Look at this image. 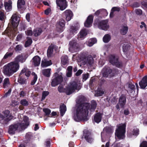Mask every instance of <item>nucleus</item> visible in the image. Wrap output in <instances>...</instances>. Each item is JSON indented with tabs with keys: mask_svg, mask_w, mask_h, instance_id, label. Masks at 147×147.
I'll list each match as a JSON object with an SVG mask.
<instances>
[{
	"mask_svg": "<svg viewBox=\"0 0 147 147\" xmlns=\"http://www.w3.org/2000/svg\"><path fill=\"white\" fill-rule=\"evenodd\" d=\"M27 57V55L21 54L20 55H18L15 58V61L13 62L12 63H18L19 64V62L23 63L24 62Z\"/></svg>",
	"mask_w": 147,
	"mask_h": 147,
	"instance_id": "14",
	"label": "nucleus"
},
{
	"mask_svg": "<svg viewBox=\"0 0 147 147\" xmlns=\"http://www.w3.org/2000/svg\"><path fill=\"white\" fill-rule=\"evenodd\" d=\"M104 91L102 90L101 89H98L95 92V96L97 97L101 96L104 94Z\"/></svg>",
	"mask_w": 147,
	"mask_h": 147,
	"instance_id": "44",
	"label": "nucleus"
},
{
	"mask_svg": "<svg viewBox=\"0 0 147 147\" xmlns=\"http://www.w3.org/2000/svg\"><path fill=\"white\" fill-rule=\"evenodd\" d=\"M10 82L8 78H5L4 80V82L3 84V88H5L9 84Z\"/></svg>",
	"mask_w": 147,
	"mask_h": 147,
	"instance_id": "48",
	"label": "nucleus"
},
{
	"mask_svg": "<svg viewBox=\"0 0 147 147\" xmlns=\"http://www.w3.org/2000/svg\"><path fill=\"white\" fill-rule=\"evenodd\" d=\"M86 61H87V63L90 65H92L94 62V59L90 55L88 56Z\"/></svg>",
	"mask_w": 147,
	"mask_h": 147,
	"instance_id": "35",
	"label": "nucleus"
},
{
	"mask_svg": "<svg viewBox=\"0 0 147 147\" xmlns=\"http://www.w3.org/2000/svg\"><path fill=\"white\" fill-rule=\"evenodd\" d=\"M43 111L45 113V115L46 116H49L51 113V110L48 108L43 109Z\"/></svg>",
	"mask_w": 147,
	"mask_h": 147,
	"instance_id": "52",
	"label": "nucleus"
},
{
	"mask_svg": "<svg viewBox=\"0 0 147 147\" xmlns=\"http://www.w3.org/2000/svg\"><path fill=\"white\" fill-rule=\"evenodd\" d=\"M81 88L80 85H79L77 82L74 81L71 82L66 88V94L69 95L74 92L76 90H79Z\"/></svg>",
	"mask_w": 147,
	"mask_h": 147,
	"instance_id": "3",
	"label": "nucleus"
},
{
	"mask_svg": "<svg viewBox=\"0 0 147 147\" xmlns=\"http://www.w3.org/2000/svg\"><path fill=\"white\" fill-rule=\"evenodd\" d=\"M95 82V78H91L90 81L89 85L90 86H94Z\"/></svg>",
	"mask_w": 147,
	"mask_h": 147,
	"instance_id": "57",
	"label": "nucleus"
},
{
	"mask_svg": "<svg viewBox=\"0 0 147 147\" xmlns=\"http://www.w3.org/2000/svg\"><path fill=\"white\" fill-rule=\"evenodd\" d=\"M87 33L85 30H81L78 35V38L82 40L84 38Z\"/></svg>",
	"mask_w": 147,
	"mask_h": 147,
	"instance_id": "29",
	"label": "nucleus"
},
{
	"mask_svg": "<svg viewBox=\"0 0 147 147\" xmlns=\"http://www.w3.org/2000/svg\"><path fill=\"white\" fill-rule=\"evenodd\" d=\"M102 12L105 13V14L104 15L107 16V15L108 13L106 9H99L97 10L94 13V14L96 16H98L100 13H101V12Z\"/></svg>",
	"mask_w": 147,
	"mask_h": 147,
	"instance_id": "38",
	"label": "nucleus"
},
{
	"mask_svg": "<svg viewBox=\"0 0 147 147\" xmlns=\"http://www.w3.org/2000/svg\"><path fill=\"white\" fill-rule=\"evenodd\" d=\"M139 130L138 129L134 128L133 131V135L137 136L139 134Z\"/></svg>",
	"mask_w": 147,
	"mask_h": 147,
	"instance_id": "55",
	"label": "nucleus"
},
{
	"mask_svg": "<svg viewBox=\"0 0 147 147\" xmlns=\"http://www.w3.org/2000/svg\"><path fill=\"white\" fill-rule=\"evenodd\" d=\"M77 30V28L76 26H71L70 27V30L71 33L74 34V33H76Z\"/></svg>",
	"mask_w": 147,
	"mask_h": 147,
	"instance_id": "50",
	"label": "nucleus"
},
{
	"mask_svg": "<svg viewBox=\"0 0 147 147\" xmlns=\"http://www.w3.org/2000/svg\"><path fill=\"white\" fill-rule=\"evenodd\" d=\"M94 23L98 25L99 28L103 30H106L109 28V26L107 25L108 22L106 20L100 21L96 20H95Z\"/></svg>",
	"mask_w": 147,
	"mask_h": 147,
	"instance_id": "8",
	"label": "nucleus"
},
{
	"mask_svg": "<svg viewBox=\"0 0 147 147\" xmlns=\"http://www.w3.org/2000/svg\"><path fill=\"white\" fill-rule=\"evenodd\" d=\"M126 124L125 123L122 124L120 125L115 130V135L119 139H124L125 133V128Z\"/></svg>",
	"mask_w": 147,
	"mask_h": 147,
	"instance_id": "4",
	"label": "nucleus"
},
{
	"mask_svg": "<svg viewBox=\"0 0 147 147\" xmlns=\"http://www.w3.org/2000/svg\"><path fill=\"white\" fill-rule=\"evenodd\" d=\"M65 21L63 19H60L56 23V30L58 32L61 33L63 31L65 28Z\"/></svg>",
	"mask_w": 147,
	"mask_h": 147,
	"instance_id": "9",
	"label": "nucleus"
},
{
	"mask_svg": "<svg viewBox=\"0 0 147 147\" xmlns=\"http://www.w3.org/2000/svg\"><path fill=\"white\" fill-rule=\"evenodd\" d=\"M109 61L110 63L113 65L119 68L122 66V63L119 60V57L114 54L110 55L109 56Z\"/></svg>",
	"mask_w": 147,
	"mask_h": 147,
	"instance_id": "5",
	"label": "nucleus"
},
{
	"mask_svg": "<svg viewBox=\"0 0 147 147\" xmlns=\"http://www.w3.org/2000/svg\"><path fill=\"white\" fill-rule=\"evenodd\" d=\"M25 3L24 0H18L17 2V7L18 9H21L22 6L24 5Z\"/></svg>",
	"mask_w": 147,
	"mask_h": 147,
	"instance_id": "37",
	"label": "nucleus"
},
{
	"mask_svg": "<svg viewBox=\"0 0 147 147\" xmlns=\"http://www.w3.org/2000/svg\"><path fill=\"white\" fill-rule=\"evenodd\" d=\"M111 37L109 34H105L103 38V41L105 43H107L110 40Z\"/></svg>",
	"mask_w": 147,
	"mask_h": 147,
	"instance_id": "42",
	"label": "nucleus"
},
{
	"mask_svg": "<svg viewBox=\"0 0 147 147\" xmlns=\"http://www.w3.org/2000/svg\"><path fill=\"white\" fill-rule=\"evenodd\" d=\"M103 113L100 112L96 113L94 115L93 121L98 123L101 121Z\"/></svg>",
	"mask_w": 147,
	"mask_h": 147,
	"instance_id": "16",
	"label": "nucleus"
},
{
	"mask_svg": "<svg viewBox=\"0 0 147 147\" xmlns=\"http://www.w3.org/2000/svg\"><path fill=\"white\" fill-rule=\"evenodd\" d=\"M140 5V3L137 2H136L133 3L132 6L133 7H138Z\"/></svg>",
	"mask_w": 147,
	"mask_h": 147,
	"instance_id": "64",
	"label": "nucleus"
},
{
	"mask_svg": "<svg viewBox=\"0 0 147 147\" xmlns=\"http://www.w3.org/2000/svg\"><path fill=\"white\" fill-rule=\"evenodd\" d=\"M4 116L6 117L5 120V121L8 122L13 119V116L10 113V111L8 110H6L3 112Z\"/></svg>",
	"mask_w": 147,
	"mask_h": 147,
	"instance_id": "19",
	"label": "nucleus"
},
{
	"mask_svg": "<svg viewBox=\"0 0 147 147\" xmlns=\"http://www.w3.org/2000/svg\"><path fill=\"white\" fill-rule=\"evenodd\" d=\"M52 64L51 60L47 61H42L41 63V66L43 67H46L51 65Z\"/></svg>",
	"mask_w": 147,
	"mask_h": 147,
	"instance_id": "34",
	"label": "nucleus"
},
{
	"mask_svg": "<svg viewBox=\"0 0 147 147\" xmlns=\"http://www.w3.org/2000/svg\"><path fill=\"white\" fill-rule=\"evenodd\" d=\"M69 45V51L71 52H77L79 51L80 46L78 43L75 40L70 41Z\"/></svg>",
	"mask_w": 147,
	"mask_h": 147,
	"instance_id": "11",
	"label": "nucleus"
},
{
	"mask_svg": "<svg viewBox=\"0 0 147 147\" xmlns=\"http://www.w3.org/2000/svg\"><path fill=\"white\" fill-rule=\"evenodd\" d=\"M20 73L24 74V76H26L27 79L30 76L31 74V71L26 67L24 68L21 71Z\"/></svg>",
	"mask_w": 147,
	"mask_h": 147,
	"instance_id": "28",
	"label": "nucleus"
},
{
	"mask_svg": "<svg viewBox=\"0 0 147 147\" xmlns=\"http://www.w3.org/2000/svg\"><path fill=\"white\" fill-rule=\"evenodd\" d=\"M49 92L48 91H43L42 92L41 101L44 100L46 96L49 95Z\"/></svg>",
	"mask_w": 147,
	"mask_h": 147,
	"instance_id": "46",
	"label": "nucleus"
},
{
	"mask_svg": "<svg viewBox=\"0 0 147 147\" xmlns=\"http://www.w3.org/2000/svg\"><path fill=\"white\" fill-rule=\"evenodd\" d=\"M23 47L21 45H16L15 48V50L16 52L20 53L22 50Z\"/></svg>",
	"mask_w": 147,
	"mask_h": 147,
	"instance_id": "47",
	"label": "nucleus"
},
{
	"mask_svg": "<svg viewBox=\"0 0 147 147\" xmlns=\"http://www.w3.org/2000/svg\"><path fill=\"white\" fill-rule=\"evenodd\" d=\"M128 30L127 26H123L122 28L120 30V32L121 35H125L127 33Z\"/></svg>",
	"mask_w": 147,
	"mask_h": 147,
	"instance_id": "36",
	"label": "nucleus"
},
{
	"mask_svg": "<svg viewBox=\"0 0 147 147\" xmlns=\"http://www.w3.org/2000/svg\"><path fill=\"white\" fill-rule=\"evenodd\" d=\"M61 63L62 64L65 65L68 63L69 62V60L68 57L67 55H63L61 57Z\"/></svg>",
	"mask_w": 147,
	"mask_h": 147,
	"instance_id": "31",
	"label": "nucleus"
},
{
	"mask_svg": "<svg viewBox=\"0 0 147 147\" xmlns=\"http://www.w3.org/2000/svg\"><path fill=\"white\" fill-rule=\"evenodd\" d=\"M102 71V76L105 78H107L109 74L111 77H113L115 75V71L113 70L108 66H105L103 69Z\"/></svg>",
	"mask_w": 147,
	"mask_h": 147,
	"instance_id": "10",
	"label": "nucleus"
},
{
	"mask_svg": "<svg viewBox=\"0 0 147 147\" xmlns=\"http://www.w3.org/2000/svg\"><path fill=\"white\" fill-rule=\"evenodd\" d=\"M83 137L86 141L91 144L94 141V139L91 133L88 130H84L83 131Z\"/></svg>",
	"mask_w": 147,
	"mask_h": 147,
	"instance_id": "7",
	"label": "nucleus"
},
{
	"mask_svg": "<svg viewBox=\"0 0 147 147\" xmlns=\"http://www.w3.org/2000/svg\"><path fill=\"white\" fill-rule=\"evenodd\" d=\"M128 87L131 89V93L133 91H135V90L136 89L135 86L132 83L129 84L128 85Z\"/></svg>",
	"mask_w": 147,
	"mask_h": 147,
	"instance_id": "54",
	"label": "nucleus"
},
{
	"mask_svg": "<svg viewBox=\"0 0 147 147\" xmlns=\"http://www.w3.org/2000/svg\"><path fill=\"white\" fill-rule=\"evenodd\" d=\"M96 106L97 103L96 101L94 100H92L90 109L91 111H94L95 109H96Z\"/></svg>",
	"mask_w": 147,
	"mask_h": 147,
	"instance_id": "39",
	"label": "nucleus"
},
{
	"mask_svg": "<svg viewBox=\"0 0 147 147\" xmlns=\"http://www.w3.org/2000/svg\"><path fill=\"white\" fill-rule=\"evenodd\" d=\"M66 20L67 21H70L73 16L72 11L69 10H66L64 12Z\"/></svg>",
	"mask_w": 147,
	"mask_h": 147,
	"instance_id": "22",
	"label": "nucleus"
},
{
	"mask_svg": "<svg viewBox=\"0 0 147 147\" xmlns=\"http://www.w3.org/2000/svg\"><path fill=\"white\" fill-rule=\"evenodd\" d=\"M140 147H147V142L143 141L140 144Z\"/></svg>",
	"mask_w": 147,
	"mask_h": 147,
	"instance_id": "61",
	"label": "nucleus"
},
{
	"mask_svg": "<svg viewBox=\"0 0 147 147\" xmlns=\"http://www.w3.org/2000/svg\"><path fill=\"white\" fill-rule=\"evenodd\" d=\"M94 17L92 15H90L88 16L84 24L86 27H90L92 25L93 22Z\"/></svg>",
	"mask_w": 147,
	"mask_h": 147,
	"instance_id": "17",
	"label": "nucleus"
},
{
	"mask_svg": "<svg viewBox=\"0 0 147 147\" xmlns=\"http://www.w3.org/2000/svg\"><path fill=\"white\" fill-rule=\"evenodd\" d=\"M32 60V63L35 66H38L40 65L41 61L40 57L38 55L35 56L33 57Z\"/></svg>",
	"mask_w": 147,
	"mask_h": 147,
	"instance_id": "24",
	"label": "nucleus"
},
{
	"mask_svg": "<svg viewBox=\"0 0 147 147\" xmlns=\"http://www.w3.org/2000/svg\"><path fill=\"white\" fill-rule=\"evenodd\" d=\"M63 81V78L62 76L56 73L55 74L54 78L52 80L51 85L52 87H55L61 84Z\"/></svg>",
	"mask_w": 147,
	"mask_h": 147,
	"instance_id": "6",
	"label": "nucleus"
},
{
	"mask_svg": "<svg viewBox=\"0 0 147 147\" xmlns=\"http://www.w3.org/2000/svg\"><path fill=\"white\" fill-rule=\"evenodd\" d=\"M136 13L139 15H140L142 14V11L141 9H136L135 10Z\"/></svg>",
	"mask_w": 147,
	"mask_h": 147,
	"instance_id": "60",
	"label": "nucleus"
},
{
	"mask_svg": "<svg viewBox=\"0 0 147 147\" xmlns=\"http://www.w3.org/2000/svg\"><path fill=\"white\" fill-rule=\"evenodd\" d=\"M131 46L128 44H124L123 46V50L124 52L128 51L130 49Z\"/></svg>",
	"mask_w": 147,
	"mask_h": 147,
	"instance_id": "41",
	"label": "nucleus"
},
{
	"mask_svg": "<svg viewBox=\"0 0 147 147\" xmlns=\"http://www.w3.org/2000/svg\"><path fill=\"white\" fill-rule=\"evenodd\" d=\"M104 130L107 134L111 133L112 132V129L109 127H106L104 128Z\"/></svg>",
	"mask_w": 147,
	"mask_h": 147,
	"instance_id": "56",
	"label": "nucleus"
},
{
	"mask_svg": "<svg viewBox=\"0 0 147 147\" xmlns=\"http://www.w3.org/2000/svg\"><path fill=\"white\" fill-rule=\"evenodd\" d=\"M32 75L34 76V77L33 80L32 81L31 83V84L32 85H34L36 82L37 79V76L36 74L35 73L33 72L32 73Z\"/></svg>",
	"mask_w": 147,
	"mask_h": 147,
	"instance_id": "45",
	"label": "nucleus"
},
{
	"mask_svg": "<svg viewBox=\"0 0 147 147\" xmlns=\"http://www.w3.org/2000/svg\"><path fill=\"white\" fill-rule=\"evenodd\" d=\"M126 102V97L125 95L121 94L119 98L118 103L121 108H123Z\"/></svg>",
	"mask_w": 147,
	"mask_h": 147,
	"instance_id": "18",
	"label": "nucleus"
},
{
	"mask_svg": "<svg viewBox=\"0 0 147 147\" xmlns=\"http://www.w3.org/2000/svg\"><path fill=\"white\" fill-rule=\"evenodd\" d=\"M51 69L50 68H48L43 69L42 71V74L45 77H49L51 75Z\"/></svg>",
	"mask_w": 147,
	"mask_h": 147,
	"instance_id": "33",
	"label": "nucleus"
},
{
	"mask_svg": "<svg viewBox=\"0 0 147 147\" xmlns=\"http://www.w3.org/2000/svg\"><path fill=\"white\" fill-rule=\"evenodd\" d=\"M32 31L30 30H28L27 31H25V33L28 36H31L32 34Z\"/></svg>",
	"mask_w": 147,
	"mask_h": 147,
	"instance_id": "62",
	"label": "nucleus"
},
{
	"mask_svg": "<svg viewBox=\"0 0 147 147\" xmlns=\"http://www.w3.org/2000/svg\"><path fill=\"white\" fill-rule=\"evenodd\" d=\"M57 5L60 7L61 10L65 9L66 7V3L65 0H56Z\"/></svg>",
	"mask_w": 147,
	"mask_h": 147,
	"instance_id": "15",
	"label": "nucleus"
},
{
	"mask_svg": "<svg viewBox=\"0 0 147 147\" xmlns=\"http://www.w3.org/2000/svg\"><path fill=\"white\" fill-rule=\"evenodd\" d=\"M19 20L16 14H13L10 20L13 29H15L18 26Z\"/></svg>",
	"mask_w": 147,
	"mask_h": 147,
	"instance_id": "13",
	"label": "nucleus"
},
{
	"mask_svg": "<svg viewBox=\"0 0 147 147\" xmlns=\"http://www.w3.org/2000/svg\"><path fill=\"white\" fill-rule=\"evenodd\" d=\"M18 82L22 85L26 84L27 81L25 78L24 74L20 73L18 79Z\"/></svg>",
	"mask_w": 147,
	"mask_h": 147,
	"instance_id": "25",
	"label": "nucleus"
},
{
	"mask_svg": "<svg viewBox=\"0 0 147 147\" xmlns=\"http://www.w3.org/2000/svg\"><path fill=\"white\" fill-rule=\"evenodd\" d=\"M141 88L144 89L147 86V75L144 76L139 83Z\"/></svg>",
	"mask_w": 147,
	"mask_h": 147,
	"instance_id": "20",
	"label": "nucleus"
},
{
	"mask_svg": "<svg viewBox=\"0 0 147 147\" xmlns=\"http://www.w3.org/2000/svg\"><path fill=\"white\" fill-rule=\"evenodd\" d=\"M32 40L31 38H28L27 40L26 41L24 46L26 47L29 46L32 44Z\"/></svg>",
	"mask_w": 147,
	"mask_h": 147,
	"instance_id": "43",
	"label": "nucleus"
},
{
	"mask_svg": "<svg viewBox=\"0 0 147 147\" xmlns=\"http://www.w3.org/2000/svg\"><path fill=\"white\" fill-rule=\"evenodd\" d=\"M20 104L24 106H27L28 105V102L26 99H23L21 100Z\"/></svg>",
	"mask_w": 147,
	"mask_h": 147,
	"instance_id": "51",
	"label": "nucleus"
},
{
	"mask_svg": "<svg viewBox=\"0 0 147 147\" xmlns=\"http://www.w3.org/2000/svg\"><path fill=\"white\" fill-rule=\"evenodd\" d=\"M22 125L19 124L18 123L11 125L9 127L8 132L9 134H15V132L18 129L20 130H23L21 127Z\"/></svg>",
	"mask_w": 147,
	"mask_h": 147,
	"instance_id": "12",
	"label": "nucleus"
},
{
	"mask_svg": "<svg viewBox=\"0 0 147 147\" xmlns=\"http://www.w3.org/2000/svg\"><path fill=\"white\" fill-rule=\"evenodd\" d=\"M55 47V45L52 44L48 47L47 53V56L48 57H50L52 56L53 51V49Z\"/></svg>",
	"mask_w": 147,
	"mask_h": 147,
	"instance_id": "26",
	"label": "nucleus"
},
{
	"mask_svg": "<svg viewBox=\"0 0 147 147\" xmlns=\"http://www.w3.org/2000/svg\"><path fill=\"white\" fill-rule=\"evenodd\" d=\"M97 42L96 39V38H93L90 39L88 42V45L89 47L92 46L94 44Z\"/></svg>",
	"mask_w": 147,
	"mask_h": 147,
	"instance_id": "40",
	"label": "nucleus"
},
{
	"mask_svg": "<svg viewBox=\"0 0 147 147\" xmlns=\"http://www.w3.org/2000/svg\"><path fill=\"white\" fill-rule=\"evenodd\" d=\"M20 28L21 30H25L26 28V25L23 23H20Z\"/></svg>",
	"mask_w": 147,
	"mask_h": 147,
	"instance_id": "59",
	"label": "nucleus"
},
{
	"mask_svg": "<svg viewBox=\"0 0 147 147\" xmlns=\"http://www.w3.org/2000/svg\"><path fill=\"white\" fill-rule=\"evenodd\" d=\"M42 32V31L40 28H36L34 30L33 34L36 37L39 36Z\"/></svg>",
	"mask_w": 147,
	"mask_h": 147,
	"instance_id": "32",
	"label": "nucleus"
},
{
	"mask_svg": "<svg viewBox=\"0 0 147 147\" xmlns=\"http://www.w3.org/2000/svg\"><path fill=\"white\" fill-rule=\"evenodd\" d=\"M58 90L59 92H65L66 93V89H64L63 86H59L58 88Z\"/></svg>",
	"mask_w": 147,
	"mask_h": 147,
	"instance_id": "53",
	"label": "nucleus"
},
{
	"mask_svg": "<svg viewBox=\"0 0 147 147\" xmlns=\"http://www.w3.org/2000/svg\"><path fill=\"white\" fill-rule=\"evenodd\" d=\"M19 67L18 63L11 62L4 66L3 72L5 75L10 76L18 70Z\"/></svg>",
	"mask_w": 147,
	"mask_h": 147,
	"instance_id": "2",
	"label": "nucleus"
},
{
	"mask_svg": "<svg viewBox=\"0 0 147 147\" xmlns=\"http://www.w3.org/2000/svg\"><path fill=\"white\" fill-rule=\"evenodd\" d=\"M89 74L88 73L83 74V81H85L88 78Z\"/></svg>",
	"mask_w": 147,
	"mask_h": 147,
	"instance_id": "58",
	"label": "nucleus"
},
{
	"mask_svg": "<svg viewBox=\"0 0 147 147\" xmlns=\"http://www.w3.org/2000/svg\"><path fill=\"white\" fill-rule=\"evenodd\" d=\"M23 120L25 123H18L19 124H21L22 125L21 127L23 130L26 128L29 125V119L27 116H25L24 117L23 119Z\"/></svg>",
	"mask_w": 147,
	"mask_h": 147,
	"instance_id": "23",
	"label": "nucleus"
},
{
	"mask_svg": "<svg viewBox=\"0 0 147 147\" xmlns=\"http://www.w3.org/2000/svg\"><path fill=\"white\" fill-rule=\"evenodd\" d=\"M111 11H113L114 12L115 11H119L120 9V8L119 7H113L111 9Z\"/></svg>",
	"mask_w": 147,
	"mask_h": 147,
	"instance_id": "63",
	"label": "nucleus"
},
{
	"mask_svg": "<svg viewBox=\"0 0 147 147\" xmlns=\"http://www.w3.org/2000/svg\"><path fill=\"white\" fill-rule=\"evenodd\" d=\"M59 109L60 115L62 117L63 116L67 110L66 106L64 103L62 104L60 106Z\"/></svg>",
	"mask_w": 147,
	"mask_h": 147,
	"instance_id": "30",
	"label": "nucleus"
},
{
	"mask_svg": "<svg viewBox=\"0 0 147 147\" xmlns=\"http://www.w3.org/2000/svg\"><path fill=\"white\" fill-rule=\"evenodd\" d=\"M85 100L84 96H82L79 97V104L76 109V115L74 117V120L76 121H87L88 119L87 116L90 105L88 103L82 102L84 101Z\"/></svg>",
	"mask_w": 147,
	"mask_h": 147,
	"instance_id": "1",
	"label": "nucleus"
},
{
	"mask_svg": "<svg viewBox=\"0 0 147 147\" xmlns=\"http://www.w3.org/2000/svg\"><path fill=\"white\" fill-rule=\"evenodd\" d=\"M13 54V52H7L4 56L3 59H6L9 57H11Z\"/></svg>",
	"mask_w": 147,
	"mask_h": 147,
	"instance_id": "49",
	"label": "nucleus"
},
{
	"mask_svg": "<svg viewBox=\"0 0 147 147\" xmlns=\"http://www.w3.org/2000/svg\"><path fill=\"white\" fill-rule=\"evenodd\" d=\"M87 55L84 53H81L80 56V59L81 61H82V64L85 65L87 63V61L86 60L87 58Z\"/></svg>",
	"mask_w": 147,
	"mask_h": 147,
	"instance_id": "27",
	"label": "nucleus"
},
{
	"mask_svg": "<svg viewBox=\"0 0 147 147\" xmlns=\"http://www.w3.org/2000/svg\"><path fill=\"white\" fill-rule=\"evenodd\" d=\"M4 6L6 11H11L12 9V2L11 0L4 2Z\"/></svg>",
	"mask_w": 147,
	"mask_h": 147,
	"instance_id": "21",
	"label": "nucleus"
}]
</instances>
